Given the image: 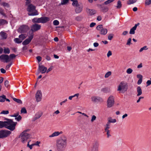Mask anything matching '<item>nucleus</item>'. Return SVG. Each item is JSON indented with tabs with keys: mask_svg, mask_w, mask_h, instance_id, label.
Listing matches in <instances>:
<instances>
[{
	"mask_svg": "<svg viewBox=\"0 0 151 151\" xmlns=\"http://www.w3.org/2000/svg\"><path fill=\"white\" fill-rule=\"evenodd\" d=\"M67 145V138L64 136H62L56 141V149L58 151H64Z\"/></svg>",
	"mask_w": 151,
	"mask_h": 151,
	"instance_id": "1",
	"label": "nucleus"
},
{
	"mask_svg": "<svg viewBox=\"0 0 151 151\" xmlns=\"http://www.w3.org/2000/svg\"><path fill=\"white\" fill-rule=\"evenodd\" d=\"M27 11L29 12L28 13L29 16H35L38 15L39 14L37 11L35 9V6L32 4H30V3L28 5Z\"/></svg>",
	"mask_w": 151,
	"mask_h": 151,
	"instance_id": "2",
	"label": "nucleus"
},
{
	"mask_svg": "<svg viewBox=\"0 0 151 151\" xmlns=\"http://www.w3.org/2000/svg\"><path fill=\"white\" fill-rule=\"evenodd\" d=\"M127 84L124 81H122L119 85L117 91L119 92L120 93H124L127 89Z\"/></svg>",
	"mask_w": 151,
	"mask_h": 151,
	"instance_id": "3",
	"label": "nucleus"
},
{
	"mask_svg": "<svg viewBox=\"0 0 151 151\" xmlns=\"http://www.w3.org/2000/svg\"><path fill=\"white\" fill-rule=\"evenodd\" d=\"M29 130V129H27L24 131L19 136V137L21 138V141L23 143H26L27 139L30 137L29 134L27 133Z\"/></svg>",
	"mask_w": 151,
	"mask_h": 151,
	"instance_id": "4",
	"label": "nucleus"
},
{
	"mask_svg": "<svg viewBox=\"0 0 151 151\" xmlns=\"http://www.w3.org/2000/svg\"><path fill=\"white\" fill-rule=\"evenodd\" d=\"M6 128L11 131L14 130L17 124V122H14L12 119H7L6 121Z\"/></svg>",
	"mask_w": 151,
	"mask_h": 151,
	"instance_id": "5",
	"label": "nucleus"
},
{
	"mask_svg": "<svg viewBox=\"0 0 151 151\" xmlns=\"http://www.w3.org/2000/svg\"><path fill=\"white\" fill-rule=\"evenodd\" d=\"M114 98V96L112 95L109 97L107 102L108 107L111 108L114 106L115 102Z\"/></svg>",
	"mask_w": 151,
	"mask_h": 151,
	"instance_id": "6",
	"label": "nucleus"
},
{
	"mask_svg": "<svg viewBox=\"0 0 151 151\" xmlns=\"http://www.w3.org/2000/svg\"><path fill=\"white\" fill-rule=\"evenodd\" d=\"M99 144L98 141H95L93 144L92 146L91 149L88 151H99Z\"/></svg>",
	"mask_w": 151,
	"mask_h": 151,
	"instance_id": "7",
	"label": "nucleus"
},
{
	"mask_svg": "<svg viewBox=\"0 0 151 151\" xmlns=\"http://www.w3.org/2000/svg\"><path fill=\"white\" fill-rule=\"evenodd\" d=\"M11 132L8 130H1L0 131V138L6 137L9 136Z\"/></svg>",
	"mask_w": 151,
	"mask_h": 151,
	"instance_id": "8",
	"label": "nucleus"
},
{
	"mask_svg": "<svg viewBox=\"0 0 151 151\" xmlns=\"http://www.w3.org/2000/svg\"><path fill=\"white\" fill-rule=\"evenodd\" d=\"M29 29V28L27 26L23 25L19 27L18 31L20 33H24L27 32Z\"/></svg>",
	"mask_w": 151,
	"mask_h": 151,
	"instance_id": "9",
	"label": "nucleus"
},
{
	"mask_svg": "<svg viewBox=\"0 0 151 151\" xmlns=\"http://www.w3.org/2000/svg\"><path fill=\"white\" fill-rule=\"evenodd\" d=\"M42 93L41 91H37L36 93L35 96L37 102H39L42 99Z\"/></svg>",
	"mask_w": 151,
	"mask_h": 151,
	"instance_id": "10",
	"label": "nucleus"
},
{
	"mask_svg": "<svg viewBox=\"0 0 151 151\" xmlns=\"http://www.w3.org/2000/svg\"><path fill=\"white\" fill-rule=\"evenodd\" d=\"M41 26L38 24H35L32 25L31 27V30L33 32H35L40 29Z\"/></svg>",
	"mask_w": 151,
	"mask_h": 151,
	"instance_id": "11",
	"label": "nucleus"
},
{
	"mask_svg": "<svg viewBox=\"0 0 151 151\" xmlns=\"http://www.w3.org/2000/svg\"><path fill=\"white\" fill-rule=\"evenodd\" d=\"M33 37V35H32L26 39L22 43L23 45H26L28 44L31 41Z\"/></svg>",
	"mask_w": 151,
	"mask_h": 151,
	"instance_id": "12",
	"label": "nucleus"
},
{
	"mask_svg": "<svg viewBox=\"0 0 151 151\" xmlns=\"http://www.w3.org/2000/svg\"><path fill=\"white\" fill-rule=\"evenodd\" d=\"M0 59L5 61L6 63H8L10 61V58L8 55H2L0 56Z\"/></svg>",
	"mask_w": 151,
	"mask_h": 151,
	"instance_id": "13",
	"label": "nucleus"
},
{
	"mask_svg": "<svg viewBox=\"0 0 151 151\" xmlns=\"http://www.w3.org/2000/svg\"><path fill=\"white\" fill-rule=\"evenodd\" d=\"M38 69L42 73H44L47 70V68L43 65H39Z\"/></svg>",
	"mask_w": 151,
	"mask_h": 151,
	"instance_id": "14",
	"label": "nucleus"
},
{
	"mask_svg": "<svg viewBox=\"0 0 151 151\" xmlns=\"http://www.w3.org/2000/svg\"><path fill=\"white\" fill-rule=\"evenodd\" d=\"M76 7L75 11L76 13H80L82 11L83 8L82 5L79 4L78 6Z\"/></svg>",
	"mask_w": 151,
	"mask_h": 151,
	"instance_id": "15",
	"label": "nucleus"
},
{
	"mask_svg": "<svg viewBox=\"0 0 151 151\" xmlns=\"http://www.w3.org/2000/svg\"><path fill=\"white\" fill-rule=\"evenodd\" d=\"M41 23H46L50 20L49 17H40Z\"/></svg>",
	"mask_w": 151,
	"mask_h": 151,
	"instance_id": "16",
	"label": "nucleus"
},
{
	"mask_svg": "<svg viewBox=\"0 0 151 151\" xmlns=\"http://www.w3.org/2000/svg\"><path fill=\"white\" fill-rule=\"evenodd\" d=\"M86 11L88 14L90 15H92L95 14L96 13V11L94 9H87Z\"/></svg>",
	"mask_w": 151,
	"mask_h": 151,
	"instance_id": "17",
	"label": "nucleus"
},
{
	"mask_svg": "<svg viewBox=\"0 0 151 151\" xmlns=\"http://www.w3.org/2000/svg\"><path fill=\"white\" fill-rule=\"evenodd\" d=\"M91 101L95 102H97L101 100V98L99 97L96 96H93L91 98Z\"/></svg>",
	"mask_w": 151,
	"mask_h": 151,
	"instance_id": "18",
	"label": "nucleus"
},
{
	"mask_svg": "<svg viewBox=\"0 0 151 151\" xmlns=\"http://www.w3.org/2000/svg\"><path fill=\"white\" fill-rule=\"evenodd\" d=\"M42 114V113L41 112H37L34 118V120L35 121V120L40 118Z\"/></svg>",
	"mask_w": 151,
	"mask_h": 151,
	"instance_id": "19",
	"label": "nucleus"
},
{
	"mask_svg": "<svg viewBox=\"0 0 151 151\" xmlns=\"http://www.w3.org/2000/svg\"><path fill=\"white\" fill-rule=\"evenodd\" d=\"M63 132H53L52 134L50 135L49 136V137H54L57 136L59 135L60 134H62Z\"/></svg>",
	"mask_w": 151,
	"mask_h": 151,
	"instance_id": "20",
	"label": "nucleus"
},
{
	"mask_svg": "<svg viewBox=\"0 0 151 151\" xmlns=\"http://www.w3.org/2000/svg\"><path fill=\"white\" fill-rule=\"evenodd\" d=\"M137 24H135V25L131 28L129 31V34H130L132 35L135 33V31L136 30Z\"/></svg>",
	"mask_w": 151,
	"mask_h": 151,
	"instance_id": "21",
	"label": "nucleus"
},
{
	"mask_svg": "<svg viewBox=\"0 0 151 151\" xmlns=\"http://www.w3.org/2000/svg\"><path fill=\"white\" fill-rule=\"evenodd\" d=\"M0 34L2 38V39H6L7 38V35L6 32L3 31H1L0 33Z\"/></svg>",
	"mask_w": 151,
	"mask_h": 151,
	"instance_id": "22",
	"label": "nucleus"
},
{
	"mask_svg": "<svg viewBox=\"0 0 151 151\" xmlns=\"http://www.w3.org/2000/svg\"><path fill=\"white\" fill-rule=\"evenodd\" d=\"M107 29L105 28H103L100 31V33L102 35H105L107 32Z\"/></svg>",
	"mask_w": 151,
	"mask_h": 151,
	"instance_id": "23",
	"label": "nucleus"
},
{
	"mask_svg": "<svg viewBox=\"0 0 151 151\" xmlns=\"http://www.w3.org/2000/svg\"><path fill=\"white\" fill-rule=\"evenodd\" d=\"M100 6H101V10L103 12H106L108 11L109 9L107 7L103 6L101 5H100Z\"/></svg>",
	"mask_w": 151,
	"mask_h": 151,
	"instance_id": "24",
	"label": "nucleus"
},
{
	"mask_svg": "<svg viewBox=\"0 0 151 151\" xmlns=\"http://www.w3.org/2000/svg\"><path fill=\"white\" fill-rule=\"evenodd\" d=\"M6 121L4 122L0 121V128H2L4 127L6 128Z\"/></svg>",
	"mask_w": 151,
	"mask_h": 151,
	"instance_id": "25",
	"label": "nucleus"
},
{
	"mask_svg": "<svg viewBox=\"0 0 151 151\" xmlns=\"http://www.w3.org/2000/svg\"><path fill=\"white\" fill-rule=\"evenodd\" d=\"M71 1H73L72 5L73 6L76 7L78 6L79 4H78V1L77 0H70Z\"/></svg>",
	"mask_w": 151,
	"mask_h": 151,
	"instance_id": "26",
	"label": "nucleus"
},
{
	"mask_svg": "<svg viewBox=\"0 0 151 151\" xmlns=\"http://www.w3.org/2000/svg\"><path fill=\"white\" fill-rule=\"evenodd\" d=\"M33 23H41L40 18H35L32 19Z\"/></svg>",
	"mask_w": 151,
	"mask_h": 151,
	"instance_id": "27",
	"label": "nucleus"
},
{
	"mask_svg": "<svg viewBox=\"0 0 151 151\" xmlns=\"http://www.w3.org/2000/svg\"><path fill=\"white\" fill-rule=\"evenodd\" d=\"M137 92L138 93L137 96H139L142 94V90L140 86H138L137 88Z\"/></svg>",
	"mask_w": 151,
	"mask_h": 151,
	"instance_id": "28",
	"label": "nucleus"
},
{
	"mask_svg": "<svg viewBox=\"0 0 151 151\" xmlns=\"http://www.w3.org/2000/svg\"><path fill=\"white\" fill-rule=\"evenodd\" d=\"M27 37V35L26 34H22L19 35V38H20L22 41L24 39Z\"/></svg>",
	"mask_w": 151,
	"mask_h": 151,
	"instance_id": "29",
	"label": "nucleus"
},
{
	"mask_svg": "<svg viewBox=\"0 0 151 151\" xmlns=\"http://www.w3.org/2000/svg\"><path fill=\"white\" fill-rule=\"evenodd\" d=\"M5 54H9L10 52V50L9 48L8 47H4V49L3 50Z\"/></svg>",
	"mask_w": 151,
	"mask_h": 151,
	"instance_id": "30",
	"label": "nucleus"
},
{
	"mask_svg": "<svg viewBox=\"0 0 151 151\" xmlns=\"http://www.w3.org/2000/svg\"><path fill=\"white\" fill-rule=\"evenodd\" d=\"M6 99V96L4 95H3L2 96H0V102H4Z\"/></svg>",
	"mask_w": 151,
	"mask_h": 151,
	"instance_id": "31",
	"label": "nucleus"
},
{
	"mask_svg": "<svg viewBox=\"0 0 151 151\" xmlns=\"http://www.w3.org/2000/svg\"><path fill=\"white\" fill-rule=\"evenodd\" d=\"M110 128V124H109V122H107L106 126L105 127L104 129L105 131H107L109 130V129Z\"/></svg>",
	"mask_w": 151,
	"mask_h": 151,
	"instance_id": "32",
	"label": "nucleus"
},
{
	"mask_svg": "<svg viewBox=\"0 0 151 151\" xmlns=\"http://www.w3.org/2000/svg\"><path fill=\"white\" fill-rule=\"evenodd\" d=\"M122 4L121 2L119 0L117 1V6H116V8L117 9H120L122 7Z\"/></svg>",
	"mask_w": 151,
	"mask_h": 151,
	"instance_id": "33",
	"label": "nucleus"
},
{
	"mask_svg": "<svg viewBox=\"0 0 151 151\" xmlns=\"http://www.w3.org/2000/svg\"><path fill=\"white\" fill-rule=\"evenodd\" d=\"M13 99L14 101L19 104H22V101L20 99H16V98H13Z\"/></svg>",
	"mask_w": 151,
	"mask_h": 151,
	"instance_id": "34",
	"label": "nucleus"
},
{
	"mask_svg": "<svg viewBox=\"0 0 151 151\" xmlns=\"http://www.w3.org/2000/svg\"><path fill=\"white\" fill-rule=\"evenodd\" d=\"M14 41L16 43H20L22 42V40L19 38H15L14 39Z\"/></svg>",
	"mask_w": 151,
	"mask_h": 151,
	"instance_id": "35",
	"label": "nucleus"
},
{
	"mask_svg": "<svg viewBox=\"0 0 151 151\" xmlns=\"http://www.w3.org/2000/svg\"><path fill=\"white\" fill-rule=\"evenodd\" d=\"M7 22L5 19H0V25L5 24H7Z\"/></svg>",
	"mask_w": 151,
	"mask_h": 151,
	"instance_id": "36",
	"label": "nucleus"
},
{
	"mask_svg": "<svg viewBox=\"0 0 151 151\" xmlns=\"http://www.w3.org/2000/svg\"><path fill=\"white\" fill-rule=\"evenodd\" d=\"M1 4L2 5L4 6L5 7L8 8L9 7V4L7 3L3 2L1 3Z\"/></svg>",
	"mask_w": 151,
	"mask_h": 151,
	"instance_id": "37",
	"label": "nucleus"
},
{
	"mask_svg": "<svg viewBox=\"0 0 151 151\" xmlns=\"http://www.w3.org/2000/svg\"><path fill=\"white\" fill-rule=\"evenodd\" d=\"M148 48L147 47V46H144L140 49L139 50V52H141L144 50H146Z\"/></svg>",
	"mask_w": 151,
	"mask_h": 151,
	"instance_id": "38",
	"label": "nucleus"
},
{
	"mask_svg": "<svg viewBox=\"0 0 151 151\" xmlns=\"http://www.w3.org/2000/svg\"><path fill=\"white\" fill-rule=\"evenodd\" d=\"M137 1V0H129V1L127 2V4L130 5V4H133L136 2Z\"/></svg>",
	"mask_w": 151,
	"mask_h": 151,
	"instance_id": "39",
	"label": "nucleus"
},
{
	"mask_svg": "<svg viewBox=\"0 0 151 151\" xmlns=\"http://www.w3.org/2000/svg\"><path fill=\"white\" fill-rule=\"evenodd\" d=\"M103 26L102 25L100 24L98 26L96 27V29L97 30L99 31H100L101 30L102 28H103Z\"/></svg>",
	"mask_w": 151,
	"mask_h": 151,
	"instance_id": "40",
	"label": "nucleus"
},
{
	"mask_svg": "<svg viewBox=\"0 0 151 151\" xmlns=\"http://www.w3.org/2000/svg\"><path fill=\"white\" fill-rule=\"evenodd\" d=\"M133 71V70L131 68H128L126 70V72L128 74H131Z\"/></svg>",
	"mask_w": 151,
	"mask_h": 151,
	"instance_id": "41",
	"label": "nucleus"
},
{
	"mask_svg": "<svg viewBox=\"0 0 151 151\" xmlns=\"http://www.w3.org/2000/svg\"><path fill=\"white\" fill-rule=\"evenodd\" d=\"M111 74V71H109L107 72L105 75L104 77L105 78H108L109 76H110Z\"/></svg>",
	"mask_w": 151,
	"mask_h": 151,
	"instance_id": "42",
	"label": "nucleus"
},
{
	"mask_svg": "<svg viewBox=\"0 0 151 151\" xmlns=\"http://www.w3.org/2000/svg\"><path fill=\"white\" fill-rule=\"evenodd\" d=\"M69 0H62L61 2V4L64 5L67 4Z\"/></svg>",
	"mask_w": 151,
	"mask_h": 151,
	"instance_id": "43",
	"label": "nucleus"
},
{
	"mask_svg": "<svg viewBox=\"0 0 151 151\" xmlns=\"http://www.w3.org/2000/svg\"><path fill=\"white\" fill-rule=\"evenodd\" d=\"M105 132H106V135H107V138H109L111 136V134H110V131H105Z\"/></svg>",
	"mask_w": 151,
	"mask_h": 151,
	"instance_id": "44",
	"label": "nucleus"
},
{
	"mask_svg": "<svg viewBox=\"0 0 151 151\" xmlns=\"http://www.w3.org/2000/svg\"><path fill=\"white\" fill-rule=\"evenodd\" d=\"M116 121V120L115 119H111L109 120L107 122H109V124H110V123H115Z\"/></svg>",
	"mask_w": 151,
	"mask_h": 151,
	"instance_id": "45",
	"label": "nucleus"
},
{
	"mask_svg": "<svg viewBox=\"0 0 151 151\" xmlns=\"http://www.w3.org/2000/svg\"><path fill=\"white\" fill-rule=\"evenodd\" d=\"M114 1V0H108L104 2V4L105 5H107L112 2Z\"/></svg>",
	"mask_w": 151,
	"mask_h": 151,
	"instance_id": "46",
	"label": "nucleus"
},
{
	"mask_svg": "<svg viewBox=\"0 0 151 151\" xmlns=\"http://www.w3.org/2000/svg\"><path fill=\"white\" fill-rule=\"evenodd\" d=\"M0 13L3 16H6V14L4 13V9L1 8H0Z\"/></svg>",
	"mask_w": 151,
	"mask_h": 151,
	"instance_id": "47",
	"label": "nucleus"
},
{
	"mask_svg": "<svg viewBox=\"0 0 151 151\" xmlns=\"http://www.w3.org/2000/svg\"><path fill=\"white\" fill-rule=\"evenodd\" d=\"M53 24L55 26L58 25L59 24V22L57 20H55L53 22Z\"/></svg>",
	"mask_w": 151,
	"mask_h": 151,
	"instance_id": "48",
	"label": "nucleus"
},
{
	"mask_svg": "<svg viewBox=\"0 0 151 151\" xmlns=\"http://www.w3.org/2000/svg\"><path fill=\"white\" fill-rule=\"evenodd\" d=\"M9 113V111L8 110H3L2 111L0 114H7Z\"/></svg>",
	"mask_w": 151,
	"mask_h": 151,
	"instance_id": "49",
	"label": "nucleus"
},
{
	"mask_svg": "<svg viewBox=\"0 0 151 151\" xmlns=\"http://www.w3.org/2000/svg\"><path fill=\"white\" fill-rule=\"evenodd\" d=\"M96 119V116L94 115H93L92 116L91 121V122H93L94 121H95Z\"/></svg>",
	"mask_w": 151,
	"mask_h": 151,
	"instance_id": "50",
	"label": "nucleus"
},
{
	"mask_svg": "<svg viewBox=\"0 0 151 151\" xmlns=\"http://www.w3.org/2000/svg\"><path fill=\"white\" fill-rule=\"evenodd\" d=\"M21 113L24 114L26 113L27 112L26 110V109L24 108H23L21 109Z\"/></svg>",
	"mask_w": 151,
	"mask_h": 151,
	"instance_id": "51",
	"label": "nucleus"
},
{
	"mask_svg": "<svg viewBox=\"0 0 151 151\" xmlns=\"http://www.w3.org/2000/svg\"><path fill=\"white\" fill-rule=\"evenodd\" d=\"M145 4L146 5H149L151 4V0H146Z\"/></svg>",
	"mask_w": 151,
	"mask_h": 151,
	"instance_id": "52",
	"label": "nucleus"
},
{
	"mask_svg": "<svg viewBox=\"0 0 151 151\" xmlns=\"http://www.w3.org/2000/svg\"><path fill=\"white\" fill-rule=\"evenodd\" d=\"M9 56L10 60L11 59L15 58L16 57V55H15L13 54H10Z\"/></svg>",
	"mask_w": 151,
	"mask_h": 151,
	"instance_id": "53",
	"label": "nucleus"
},
{
	"mask_svg": "<svg viewBox=\"0 0 151 151\" xmlns=\"http://www.w3.org/2000/svg\"><path fill=\"white\" fill-rule=\"evenodd\" d=\"M29 141L28 142L27 146V147H29V148L30 149H31V150L32 149V147L33 146H34V145L33 144L31 145H29Z\"/></svg>",
	"mask_w": 151,
	"mask_h": 151,
	"instance_id": "54",
	"label": "nucleus"
},
{
	"mask_svg": "<svg viewBox=\"0 0 151 151\" xmlns=\"http://www.w3.org/2000/svg\"><path fill=\"white\" fill-rule=\"evenodd\" d=\"M131 40H132V39H131V38H129V39L127 40V44H126L127 45H130Z\"/></svg>",
	"mask_w": 151,
	"mask_h": 151,
	"instance_id": "55",
	"label": "nucleus"
},
{
	"mask_svg": "<svg viewBox=\"0 0 151 151\" xmlns=\"http://www.w3.org/2000/svg\"><path fill=\"white\" fill-rule=\"evenodd\" d=\"M4 85L6 87H8L9 86V82L8 80H6L4 82Z\"/></svg>",
	"mask_w": 151,
	"mask_h": 151,
	"instance_id": "56",
	"label": "nucleus"
},
{
	"mask_svg": "<svg viewBox=\"0 0 151 151\" xmlns=\"http://www.w3.org/2000/svg\"><path fill=\"white\" fill-rule=\"evenodd\" d=\"M113 37V35L112 34H109L108 36V39L109 40H111L112 39Z\"/></svg>",
	"mask_w": 151,
	"mask_h": 151,
	"instance_id": "57",
	"label": "nucleus"
},
{
	"mask_svg": "<svg viewBox=\"0 0 151 151\" xmlns=\"http://www.w3.org/2000/svg\"><path fill=\"white\" fill-rule=\"evenodd\" d=\"M12 63H9V64L6 65V68H5V69L6 70L8 69H9V68L10 67V66L12 65Z\"/></svg>",
	"mask_w": 151,
	"mask_h": 151,
	"instance_id": "58",
	"label": "nucleus"
},
{
	"mask_svg": "<svg viewBox=\"0 0 151 151\" xmlns=\"http://www.w3.org/2000/svg\"><path fill=\"white\" fill-rule=\"evenodd\" d=\"M137 78H139V79H142L143 76L141 74H138L137 76Z\"/></svg>",
	"mask_w": 151,
	"mask_h": 151,
	"instance_id": "59",
	"label": "nucleus"
},
{
	"mask_svg": "<svg viewBox=\"0 0 151 151\" xmlns=\"http://www.w3.org/2000/svg\"><path fill=\"white\" fill-rule=\"evenodd\" d=\"M21 119H22V117L21 116L19 115V116H18V117H16L15 118V119L17 120V121H19L20 120H21Z\"/></svg>",
	"mask_w": 151,
	"mask_h": 151,
	"instance_id": "60",
	"label": "nucleus"
},
{
	"mask_svg": "<svg viewBox=\"0 0 151 151\" xmlns=\"http://www.w3.org/2000/svg\"><path fill=\"white\" fill-rule=\"evenodd\" d=\"M82 31H84L83 32L84 33H85L87 32L88 31V29L86 28L83 27L82 28Z\"/></svg>",
	"mask_w": 151,
	"mask_h": 151,
	"instance_id": "61",
	"label": "nucleus"
},
{
	"mask_svg": "<svg viewBox=\"0 0 151 151\" xmlns=\"http://www.w3.org/2000/svg\"><path fill=\"white\" fill-rule=\"evenodd\" d=\"M112 54L111 52V51L109 50L108 52L107 53V57L109 58L110 56H111L112 55Z\"/></svg>",
	"mask_w": 151,
	"mask_h": 151,
	"instance_id": "62",
	"label": "nucleus"
},
{
	"mask_svg": "<svg viewBox=\"0 0 151 151\" xmlns=\"http://www.w3.org/2000/svg\"><path fill=\"white\" fill-rule=\"evenodd\" d=\"M147 86H148L151 85V81L148 80L146 82Z\"/></svg>",
	"mask_w": 151,
	"mask_h": 151,
	"instance_id": "63",
	"label": "nucleus"
},
{
	"mask_svg": "<svg viewBox=\"0 0 151 151\" xmlns=\"http://www.w3.org/2000/svg\"><path fill=\"white\" fill-rule=\"evenodd\" d=\"M36 58L39 62L40 61L42 60L41 57L40 56H37Z\"/></svg>",
	"mask_w": 151,
	"mask_h": 151,
	"instance_id": "64",
	"label": "nucleus"
}]
</instances>
